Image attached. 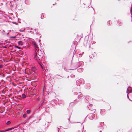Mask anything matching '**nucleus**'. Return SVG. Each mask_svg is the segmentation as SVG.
<instances>
[{"label": "nucleus", "mask_w": 132, "mask_h": 132, "mask_svg": "<svg viewBox=\"0 0 132 132\" xmlns=\"http://www.w3.org/2000/svg\"><path fill=\"white\" fill-rule=\"evenodd\" d=\"M34 47L35 49V54L34 57V59L36 60V61L38 63H39V61H40L38 57L37 56V52L39 51V49L38 47L37 44L35 42H34Z\"/></svg>", "instance_id": "1"}, {"label": "nucleus", "mask_w": 132, "mask_h": 132, "mask_svg": "<svg viewBox=\"0 0 132 132\" xmlns=\"http://www.w3.org/2000/svg\"><path fill=\"white\" fill-rule=\"evenodd\" d=\"M35 76V78L34 79L36 80L35 81H34V82H35L36 81H37L38 80V79H36L37 78V73L36 72H35L34 73V76Z\"/></svg>", "instance_id": "2"}, {"label": "nucleus", "mask_w": 132, "mask_h": 132, "mask_svg": "<svg viewBox=\"0 0 132 132\" xmlns=\"http://www.w3.org/2000/svg\"><path fill=\"white\" fill-rule=\"evenodd\" d=\"M18 44L19 45H22L23 44V42L21 41L19 42L18 43Z\"/></svg>", "instance_id": "3"}, {"label": "nucleus", "mask_w": 132, "mask_h": 132, "mask_svg": "<svg viewBox=\"0 0 132 132\" xmlns=\"http://www.w3.org/2000/svg\"><path fill=\"white\" fill-rule=\"evenodd\" d=\"M14 128L13 127L11 128H8L7 129L5 130V131H7L9 130H10L13 129Z\"/></svg>", "instance_id": "4"}, {"label": "nucleus", "mask_w": 132, "mask_h": 132, "mask_svg": "<svg viewBox=\"0 0 132 132\" xmlns=\"http://www.w3.org/2000/svg\"><path fill=\"white\" fill-rule=\"evenodd\" d=\"M22 98H26V95L25 94H22Z\"/></svg>", "instance_id": "5"}, {"label": "nucleus", "mask_w": 132, "mask_h": 132, "mask_svg": "<svg viewBox=\"0 0 132 132\" xmlns=\"http://www.w3.org/2000/svg\"><path fill=\"white\" fill-rule=\"evenodd\" d=\"M31 112V110H28L27 111V112L28 114H29Z\"/></svg>", "instance_id": "6"}, {"label": "nucleus", "mask_w": 132, "mask_h": 132, "mask_svg": "<svg viewBox=\"0 0 132 132\" xmlns=\"http://www.w3.org/2000/svg\"><path fill=\"white\" fill-rule=\"evenodd\" d=\"M11 123V122H10V121H8L7 123H6V124L7 125H10Z\"/></svg>", "instance_id": "7"}, {"label": "nucleus", "mask_w": 132, "mask_h": 132, "mask_svg": "<svg viewBox=\"0 0 132 132\" xmlns=\"http://www.w3.org/2000/svg\"><path fill=\"white\" fill-rule=\"evenodd\" d=\"M36 90L34 89V95L35 94H36Z\"/></svg>", "instance_id": "8"}, {"label": "nucleus", "mask_w": 132, "mask_h": 132, "mask_svg": "<svg viewBox=\"0 0 132 132\" xmlns=\"http://www.w3.org/2000/svg\"><path fill=\"white\" fill-rule=\"evenodd\" d=\"M27 114H24L23 115L24 118H25L27 117Z\"/></svg>", "instance_id": "9"}, {"label": "nucleus", "mask_w": 132, "mask_h": 132, "mask_svg": "<svg viewBox=\"0 0 132 132\" xmlns=\"http://www.w3.org/2000/svg\"><path fill=\"white\" fill-rule=\"evenodd\" d=\"M14 47L15 48H18V49H20V47H19L18 46H17L16 45H14Z\"/></svg>", "instance_id": "10"}, {"label": "nucleus", "mask_w": 132, "mask_h": 132, "mask_svg": "<svg viewBox=\"0 0 132 132\" xmlns=\"http://www.w3.org/2000/svg\"><path fill=\"white\" fill-rule=\"evenodd\" d=\"M34 86H37V84H36V83H34Z\"/></svg>", "instance_id": "11"}, {"label": "nucleus", "mask_w": 132, "mask_h": 132, "mask_svg": "<svg viewBox=\"0 0 132 132\" xmlns=\"http://www.w3.org/2000/svg\"><path fill=\"white\" fill-rule=\"evenodd\" d=\"M5 131V130H1V131H0V132H4Z\"/></svg>", "instance_id": "12"}, {"label": "nucleus", "mask_w": 132, "mask_h": 132, "mask_svg": "<svg viewBox=\"0 0 132 132\" xmlns=\"http://www.w3.org/2000/svg\"><path fill=\"white\" fill-rule=\"evenodd\" d=\"M2 67V66L1 65H0V68H1Z\"/></svg>", "instance_id": "13"}, {"label": "nucleus", "mask_w": 132, "mask_h": 132, "mask_svg": "<svg viewBox=\"0 0 132 132\" xmlns=\"http://www.w3.org/2000/svg\"><path fill=\"white\" fill-rule=\"evenodd\" d=\"M36 70V69H34V72Z\"/></svg>", "instance_id": "14"}, {"label": "nucleus", "mask_w": 132, "mask_h": 132, "mask_svg": "<svg viewBox=\"0 0 132 132\" xmlns=\"http://www.w3.org/2000/svg\"><path fill=\"white\" fill-rule=\"evenodd\" d=\"M13 46L12 45H10L9 46V47H12Z\"/></svg>", "instance_id": "15"}, {"label": "nucleus", "mask_w": 132, "mask_h": 132, "mask_svg": "<svg viewBox=\"0 0 132 132\" xmlns=\"http://www.w3.org/2000/svg\"><path fill=\"white\" fill-rule=\"evenodd\" d=\"M11 38H15V37H12Z\"/></svg>", "instance_id": "16"}]
</instances>
